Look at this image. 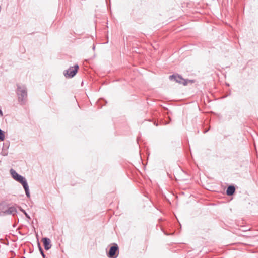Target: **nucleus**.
<instances>
[{"mask_svg": "<svg viewBox=\"0 0 258 258\" xmlns=\"http://www.w3.org/2000/svg\"><path fill=\"white\" fill-rule=\"evenodd\" d=\"M17 94L18 97V100L21 103H23L26 100L27 97V89L25 85L18 84Z\"/></svg>", "mask_w": 258, "mask_h": 258, "instance_id": "obj_1", "label": "nucleus"}, {"mask_svg": "<svg viewBox=\"0 0 258 258\" xmlns=\"http://www.w3.org/2000/svg\"><path fill=\"white\" fill-rule=\"evenodd\" d=\"M44 248L46 250L49 249L51 247V244L50 243V240L48 238H43L42 239Z\"/></svg>", "mask_w": 258, "mask_h": 258, "instance_id": "obj_7", "label": "nucleus"}, {"mask_svg": "<svg viewBox=\"0 0 258 258\" xmlns=\"http://www.w3.org/2000/svg\"><path fill=\"white\" fill-rule=\"evenodd\" d=\"M20 210H21L22 212H23L24 213L25 212H26V211H25L24 210H23V209H21V208H20Z\"/></svg>", "mask_w": 258, "mask_h": 258, "instance_id": "obj_15", "label": "nucleus"}, {"mask_svg": "<svg viewBox=\"0 0 258 258\" xmlns=\"http://www.w3.org/2000/svg\"><path fill=\"white\" fill-rule=\"evenodd\" d=\"M4 215H15L17 213V209L14 206L8 207L6 210L2 212Z\"/></svg>", "mask_w": 258, "mask_h": 258, "instance_id": "obj_6", "label": "nucleus"}, {"mask_svg": "<svg viewBox=\"0 0 258 258\" xmlns=\"http://www.w3.org/2000/svg\"><path fill=\"white\" fill-rule=\"evenodd\" d=\"M5 136L4 132L1 129H0V140L3 141L5 140Z\"/></svg>", "mask_w": 258, "mask_h": 258, "instance_id": "obj_10", "label": "nucleus"}, {"mask_svg": "<svg viewBox=\"0 0 258 258\" xmlns=\"http://www.w3.org/2000/svg\"><path fill=\"white\" fill-rule=\"evenodd\" d=\"M118 247L117 244H114L113 246L110 247L108 256L110 258H116L118 255Z\"/></svg>", "mask_w": 258, "mask_h": 258, "instance_id": "obj_4", "label": "nucleus"}, {"mask_svg": "<svg viewBox=\"0 0 258 258\" xmlns=\"http://www.w3.org/2000/svg\"><path fill=\"white\" fill-rule=\"evenodd\" d=\"M39 249H40V252H41V253L43 257H44V253H43V251H42V248H41L40 247H39Z\"/></svg>", "mask_w": 258, "mask_h": 258, "instance_id": "obj_12", "label": "nucleus"}, {"mask_svg": "<svg viewBox=\"0 0 258 258\" xmlns=\"http://www.w3.org/2000/svg\"><path fill=\"white\" fill-rule=\"evenodd\" d=\"M79 66L75 65L74 67H70L68 70L64 72V75L66 77L72 78L74 77L78 71Z\"/></svg>", "mask_w": 258, "mask_h": 258, "instance_id": "obj_3", "label": "nucleus"}, {"mask_svg": "<svg viewBox=\"0 0 258 258\" xmlns=\"http://www.w3.org/2000/svg\"><path fill=\"white\" fill-rule=\"evenodd\" d=\"M10 172L12 177L14 178V179L21 183L22 185H23L24 182H27L26 179L24 177L18 174L14 169H11Z\"/></svg>", "mask_w": 258, "mask_h": 258, "instance_id": "obj_2", "label": "nucleus"}, {"mask_svg": "<svg viewBox=\"0 0 258 258\" xmlns=\"http://www.w3.org/2000/svg\"><path fill=\"white\" fill-rule=\"evenodd\" d=\"M2 154L3 156H7L8 154V152L7 151H5L4 149H3Z\"/></svg>", "mask_w": 258, "mask_h": 258, "instance_id": "obj_11", "label": "nucleus"}, {"mask_svg": "<svg viewBox=\"0 0 258 258\" xmlns=\"http://www.w3.org/2000/svg\"><path fill=\"white\" fill-rule=\"evenodd\" d=\"M93 49H95V46H93Z\"/></svg>", "mask_w": 258, "mask_h": 258, "instance_id": "obj_16", "label": "nucleus"}, {"mask_svg": "<svg viewBox=\"0 0 258 258\" xmlns=\"http://www.w3.org/2000/svg\"><path fill=\"white\" fill-rule=\"evenodd\" d=\"M169 78L171 80H174L180 84H183L184 85L187 84L186 81L179 75H171L169 76Z\"/></svg>", "mask_w": 258, "mask_h": 258, "instance_id": "obj_5", "label": "nucleus"}, {"mask_svg": "<svg viewBox=\"0 0 258 258\" xmlns=\"http://www.w3.org/2000/svg\"><path fill=\"white\" fill-rule=\"evenodd\" d=\"M207 131H208V130L205 131L204 132V133L207 132Z\"/></svg>", "mask_w": 258, "mask_h": 258, "instance_id": "obj_17", "label": "nucleus"}, {"mask_svg": "<svg viewBox=\"0 0 258 258\" xmlns=\"http://www.w3.org/2000/svg\"><path fill=\"white\" fill-rule=\"evenodd\" d=\"M3 112L2 111V110L0 109V116H3Z\"/></svg>", "mask_w": 258, "mask_h": 258, "instance_id": "obj_14", "label": "nucleus"}, {"mask_svg": "<svg viewBox=\"0 0 258 258\" xmlns=\"http://www.w3.org/2000/svg\"><path fill=\"white\" fill-rule=\"evenodd\" d=\"M22 186H23L25 189L26 195L28 198H29L30 197V195L29 190V186L27 182H24V184L22 185Z\"/></svg>", "mask_w": 258, "mask_h": 258, "instance_id": "obj_9", "label": "nucleus"}, {"mask_svg": "<svg viewBox=\"0 0 258 258\" xmlns=\"http://www.w3.org/2000/svg\"><path fill=\"white\" fill-rule=\"evenodd\" d=\"M235 190V187L233 186H229L226 190L227 195L229 196L232 195L234 194Z\"/></svg>", "mask_w": 258, "mask_h": 258, "instance_id": "obj_8", "label": "nucleus"}, {"mask_svg": "<svg viewBox=\"0 0 258 258\" xmlns=\"http://www.w3.org/2000/svg\"><path fill=\"white\" fill-rule=\"evenodd\" d=\"M25 214V215L26 216V217L28 218V219H30V216H29V215L26 213V212H25L24 213Z\"/></svg>", "mask_w": 258, "mask_h": 258, "instance_id": "obj_13", "label": "nucleus"}]
</instances>
